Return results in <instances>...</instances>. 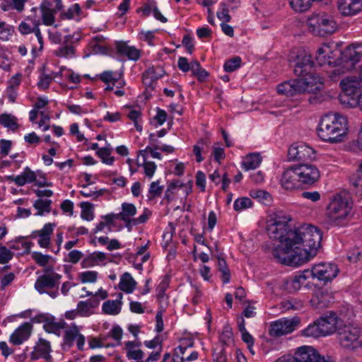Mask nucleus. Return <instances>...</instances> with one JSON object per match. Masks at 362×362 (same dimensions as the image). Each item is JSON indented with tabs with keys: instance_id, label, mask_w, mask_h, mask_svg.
<instances>
[{
	"instance_id": "nucleus-1",
	"label": "nucleus",
	"mask_w": 362,
	"mask_h": 362,
	"mask_svg": "<svg viewBox=\"0 0 362 362\" xmlns=\"http://www.w3.org/2000/svg\"><path fill=\"white\" fill-rule=\"evenodd\" d=\"M288 216H277L267 224L270 238L278 240L279 245L272 250V255L279 263L298 267L308 262L320 247L322 233L312 225H303L291 229Z\"/></svg>"
},
{
	"instance_id": "nucleus-2",
	"label": "nucleus",
	"mask_w": 362,
	"mask_h": 362,
	"mask_svg": "<svg viewBox=\"0 0 362 362\" xmlns=\"http://www.w3.org/2000/svg\"><path fill=\"white\" fill-rule=\"evenodd\" d=\"M347 129V119L345 117L339 114H328L321 118L317 132L322 141L337 143L341 141Z\"/></svg>"
},
{
	"instance_id": "nucleus-3",
	"label": "nucleus",
	"mask_w": 362,
	"mask_h": 362,
	"mask_svg": "<svg viewBox=\"0 0 362 362\" xmlns=\"http://www.w3.org/2000/svg\"><path fill=\"white\" fill-rule=\"evenodd\" d=\"M309 31L317 36H326L335 33L338 25L334 17L325 12L311 13L307 19Z\"/></svg>"
},
{
	"instance_id": "nucleus-4",
	"label": "nucleus",
	"mask_w": 362,
	"mask_h": 362,
	"mask_svg": "<svg viewBox=\"0 0 362 362\" xmlns=\"http://www.w3.org/2000/svg\"><path fill=\"white\" fill-rule=\"evenodd\" d=\"M352 209V203L349 199L340 194H337L330 199L326 209V216L329 221L339 225L349 215Z\"/></svg>"
},
{
	"instance_id": "nucleus-5",
	"label": "nucleus",
	"mask_w": 362,
	"mask_h": 362,
	"mask_svg": "<svg viewBox=\"0 0 362 362\" xmlns=\"http://www.w3.org/2000/svg\"><path fill=\"white\" fill-rule=\"evenodd\" d=\"M62 275L57 273L53 266L47 267L35 283V288L40 293H48L54 298L59 296L58 286Z\"/></svg>"
},
{
	"instance_id": "nucleus-6",
	"label": "nucleus",
	"mask_w": 362,
	"mask_h": 362,
	"mask_svg": "<svg viewBox=\"0 0 362 362\" xmlns=\"http://www.w3.org/2000/svg\"><path fill=\"white\" fill-rule=\"evenodd\" d=\"M344 91L341 100L351 107H358L362 110V90L361 81L356 76H347L340 82Z\"/></svg>"
},
{
	"instance_id": "nucleus-7",
	"label": "nucleus",
	"mask_w": 362,
	"mask_h": 362,
	"mask_svg": "<svg viewBox=\"0 0 362 362\" xmlns=\"http://www.w3.org/2000/svg\"><path fill=\"white\" fill-rule=\"evenodd\" d=\"M361 328L353 324L338 326L337 338L340 346L349 351H355L362 346Z\"/></svg>"
},
{
	"instance_id": "nucleus-8",
	"label": "nucleus",
	"mask_w": 362,
	"mask_h": 362,
	"mask_svg": "<svg viewBox=\"0 0 362 362\" xmlns=\"http://www.w3.org/2000/svg\"><path fill=\"white\" fill-rule=\"evenodd\" d=\"M289 61L293 67V73L297 77L313 71L314 62L311 55L303 49H298L296 52H293Z\"/></svg>"
},
{
	"instance_id": "nucleus-9",
	"label": "nucleus",
	"mask_w": 362,
	"mask_h": 362,
	"mask_svg": "<svg viewBox=\"0 0 362 362\" xmlns=\"http://www.w3.org/2000/svg\"><path fill=\"white\" fill-rule=\"evenodd\" d=\"M315 59L320 66H336L341 64V51L334 43L323 44L317 49Z\"/></svg>"
},
{
	"instance_id": "nucleus-10",
	"label": "nucleus",
	"mask_w": 362,
	"mask_h": 362,
	"mask_svg": "<svg viewBox=\"0 0 362 362\" xmlns=\"http://www.w3.org/2000/svg\"><path fill=\"white\" fill-rule=\"evenodd\" d=\"M339 269L335 264L320 263L315 264L306 273L313 279L327 283L332 281L338 274Z\"/></svg>"
},
{
	"instance_id": "nucleus-11",
	"label": "nucleus",
	"mask_w": 362,
	"mask_h": 362,
	"mask_svg": "<svg viewBox=\"0 0 362 362\" xmlns=\"http://www.w3.org/2000/svg\"><path fill=\"white\" fill-rule=\"evenodd\" d=\"M300 324L298 317L291 319L283 317L272 322L269 326V334L272 337H280L293 332Z\"/></svg>"
},
{
	"instance_id": "nucleus-12",
	"label": "nucleus",
	"mask_w": 362,
	"mask_h": 362,
	"mask_svg": "<svg viewBox=\"0 0 362 362\" xmlns=\"http://www.w3.org/2000/svg\"><path fill=\"white\" fill-rule=\"evenodd\" d=\"M362 59V43L352 44L341 51V64L349 69H353Z\"/></svg>"
},
{
	"instance_id": "nucleus-13",
	"label": "nucleus",
	"mask_w": 362,
	"mask_h": 362,
	"mask_svg": "<svg viewBox=\"0 0 362 362\" xmlns=\"http://www.w3.org/2000/svg\"><path fill=\"white\" fill-rule=\"evenodd\" d=\"M293 358L296 362H332L329 358L321 356L315 349L308 346L299 347Z\"/></svg>"
},
{
	"instance_id": "nucleus-14",
	"label": "nucleus",
	"mask_w": 362,
	"mask_h": 362,
	"mask_svg": "<svg viewBox=\"0 0 362 362\" xmlns=\"http://www.w3.org/2000/svg\"><path fill=\"white\" fill-rule=\"evenodd\" d=\"M296 166L301 186L303 185H311L320 179V170L315 165L312 164H300L296 165Z\"/></svg>"
},
{
	"instance_id": "nucleus-15",
	"label": "nucleus",
	"mask_w": 362,
	"mask_h": 362,
	"mask_svg": "<svg viewBox=\"0 0 362 362\" xmlns=\"http://www.w3.org/2000/svg\"><path fill=\"white\" fill-rule=\"evenodd\" d=\"M280 184L286 190H293L302 187L296 165H291L284 170Z\"/></svg>"
},
{
	"instance_id": "nucleus-16",
	"label": "nucleus",
	"mask_w": 362,
	"mask_h": 362,
	"mask_svg": "<svg viewBox=\"0 0 362 362\" xmlns=\"http://www.w3.org/2000/svg\"><path fill=\"white\" fill-rule=\"evenodd\" d=\"M314 150L305 144H292L288 151L289 161H305L313 158Z\"/></svg>"
},
{
	"instance_id": "nucleus-17",
	"label": "nucleus",
	"mask_w": 362,
	"mask_h": 362,
	"mask_svg": "<svg viewBox=\"0 0 362 362\" xmlns=\"http://www.w3.org/2000/svg\"><path fill=\"white\" fill-rule=\"evenodd\" d=\"M298 77L302 93H314L319 90L323 83L322 78L313 71Z\"/></svg>"
},
{
	"instance_id": "nucleus-18",
	"label": "nucleus",
	"mask_w": 362,
	"mask_h": 362,
	"mask_svg": "<svg viewBox=\"0 0 362 362\" xmlns=\"http://www.w3.org/2000/svg\"><path fill=\"white\" fill-rule=\"evenodd\" d=\"M54 223H47L44 225L42 229L34 230L30 237L32 238H38L37 243L40 247L48 248L50 245L51 235L54 232Z\"/></svg>"
},
{
	"instance_id": "nucleus-19",
	"label": "nucleus",
	"mask_w": 362,
	"mask_h": 362,
	"mask_svg": "<svg viewBox=\"0 0 362 362\" xmlns=\"http://www.w3.org/2000/svg\"><path fill=\"white\" fill-rule=\"evenodd\" d=\"M52 351L50 342L40 338L30 353V358L33 361L43 358L49 361L52 358L50 352Z\"/></svg>"
},
{
	"instance_id": "nucleus-20",
	"label": "nucleus",
	"mask_w": 362,
	"mask_h": 362,
	"mask_svg": "<svg viewBox=\"0 0 362 362\" xmlns=\"http://www.w3.org/2000/svg\"><path fill=\"white\" fill-rule=\"evenodd\" d=\"M121 211L117 213L119 220L124 223L125 227L130 231L133 227V222L136 214V207L134 204L124 202L121 205Z\"/></svg>"
},
{
	"instance_id": "nucleus-21",
	"label": "nucleus",
	"mask_w": 362,
	"mask_h": 362,
	"mask_svg": "<svg viewBox=\"0 0 362 362\" xmlns=\"http://www.w3.org/2000/svg\"><path fill=\"white\" fill-rule=\"evenodd\" d=\"M337 6L341 15L354 16L362 10V0H339Z\"/></svg>"
},
{
	"instance_id": "nucleus-22",
	"label": "nucleus",
	"mask_w": 362,
	"mask_h": 362,
	"mask_svg": "<svg viewBox=\"0 0 362 362\" xmlns=\"http://www.w3.org/2000/svg\"><path fill=\"white\" fill-rule=\"evenodd\" d=\"M319 327L323 336H327L337 332L338 318L334 313L322 316L317 320Z\"/></svg>"
},
{
	"instance_id": "nucleus-23",
	"label": "nucleus",
	"mask_w": 362,
	"mask_h": 362,
	"mask_svg": "<svg viewBox=\"0 0 362 362\" xmlns=\"http://www.w3.org/2000/svg\"><path fill=\"white\" fill-rule=\"evenodd\" d=\"M33 326L29 322H24L19 326L10 336L9 341L14 345H20L30 336Z\"/></svg>"
},
{
	"instance_id": "nucleus-24",
	"label": "nucleus",
	"mask_w": 362,
	"mask_h": 362,
	"mask_svg": "<svg viewBox=\"0 0 362 362\" xmlns=\"http://www.w3.org/2000/svg\"><path fill=\"white\" fill-rule=\"evenodd\" d=\"M165 71L161 67H151L146 70L142 76L144 84L150 89L154 88V84L157 80L162 78Z\"/></svg>"
},
{
	"instance_id": "nucleus-25",
	"label": "nucleus",
	"mask_w": 362,
	"mask_h": 362,
	"mask_svg": "<svg viewBox=\"0 0 362 362\" xmlns=\"http://www.w3.org/2000/svg\"><path fill=\"white\" fill-rule=\"evenodd\" d=\"M37 177V173L33 171L29 167H25L21 174L7 177V180L13 182L18 187H22L27 183H32Z\"/></svg>"
},
{
	"instance_id": "nucleus-26",
	"label": "nucleus",
	"mask_w": 362,
	"mask_h": 362,
	"mask_svg": "<svg viewBox=\"0 0 362 362\" xmlns=\"http://www.w3.org/2000/svg\"><path fill=\"white\" fill-rule=\"evenodd\" d=\"M299 83L298 77L296 79L285 81L277 86V91L279 94L287 96L300 94L302 93V89Z\"/></svg>"
},
{
	"instance_id": "nucleus-27",
	"label": "nucleus",
	"mask_w": 362,
	"mask_h": 362,
	"mask_svg": "<svg viewBox=\"0 0 362 362\" xmlns=\"http://www.w3.org/2000/svg\"><path fill=\"white\" fill-rule=\"evenodd\" d=\"M23 75L18 73L13 76L8 81V86L6 89V95L8 100L15 103L18 95V89L22 81Z\"/></svg>"
},
{
	"instance_id": "nucleus-28",
	"label": "nucleus",
	"mask_w": 362,
	"mask_h": 362,
	"mask_svg": "<svg viewBox=\"0 0 362 362\" xmlns=\"http://www.w3.org/2000/svg\"><path fill=\"white\" fill-rule=\"evenodd\" d=\"M141 345L140 341H128L125 342L124 350L129 360L140 361L144 358V353L140 349Z\"/></svg>"
},
{
	"instance_id": "nucleus-29",
	"label": "nucleus",
	"mask_w": 362,
	"mask_h": 362,
	"mask_svg": "<svg viewBox=\"0 0 362 362\" xmlns=\"http://www.w3.org/2000/svg\"><path fill=\"white\" fill-rule=\"evenodd\" d=\"M308 278L310 276L305 269L294 276L288 278L285 281L286 288L289 292L298 291Z\"/></svg>"
},
{
	"instance_id": "nucleus-30",
	"label": "nucleus",
	"mask_w": 362,
	"mask_h": 362,
	"mask_svg": "<svg viewBox=\"0 0 362 362\" xmlns=\"http://www.w3.org/2000/svg\"><path fill=\"white\" fill-rule=\"evenodd\" d=\"M117 52L127 57L129 60L137 61L141 57V50L134 46H129L126 42H119L116 45Z\"/></svg>"
},
{
	"instance_id": "nucleus-31",
	"label": "nucleus",
	"mask_w": 362,
	"mask_h": 362,
	"mask_svg": "<svg viewBox=\"0 0 362 362\" xmlns=\"http://www.w3.org/2000/svg\"><path fill=\"white\" fill-rule=\"evenodd\" d=\"M42 23L47 26L54 25L55 22V13L59 11L55 8H51L50 2H44L40 7Z\"/></svg>"
},
{
	"instance_id": "nucleus-32",
	"label": "nucleus",
	"mask_w": 362,
	"mask_h": 362,
	"mask_svg": "<svg viewBox=\"0 0 362 362\" xmlns=\"http://www.w3.org/2000/svg\"><path fill=\"white\" fill-rule=\"evenodd\" d=\"M330 298L329 293L317 290L313 295L310 303L313 308L322 309L329 306Z\"/></svg>"
},
{
	"instance_id": "nucleus-33",
	"label": "nucleus",
	"mask_w": 362,
	"mask_h": 362,
	"mask_svg": "<svg viewBox=\"0 0 362 362\" xmlns=\"http://www.w3.org/2000/svg\"><path fill=\"white\" fill-rule=\"evenodd\" d=\"M123 295L119 293L117 295V298L115 300H107L103 303L102 309L104 313L111 315H118L121 312L122 309V299Z\"/></svg>"
},
{
	"instance_id": "nucleus-34",
	"label": "nucleus",
	"mask_w": 362,
	"mask_h": 362,
	"mask_svg": "<svg viewBox=\"0 0 362 362\" xmlns=\"http://www.w3.org/2000/svg\"><path fill=\"white\" fill-rule=\"evenodd\" d=\"M67 324L64 320L57 321L54 317L49 319L46 324H43V329L48 333H52L57 336H60L62 331L64 329Z\"/></svg>"
},
{
	"instance_id": "nucleus-35",
	"label": "nucleus",
	"mask_w": 362,
	"mask_h": 362,
	"mask_svg": "<svg viewBox=\"0 0 362 362\" xmlns=\"http://www.w3.org/2000/svg\"><path fill=\"white\" fill-rule=\"evenodd\" d=\"M136 286V282L129 273L125 272L122 275L119 284V288L121 291L126 293H132Z\"/></svg>"
},
{
	"instance_id": "nucleus-36",
	"label": "nucleus",
	"mask_w": 362,
	"mask_h": 362,
	"mask_svg": "<svg viewBox=\"0 0 362 362\" xmlns=\"http://www.w3.org/2000/svg\"><path fill=\"white\" fill-rule=\"evenodd\" d=\"M262 162L259 153H253L245 156L242 165L245 170H253L259 167Z\"/></svg>"
},
{
	"instance_id": "nucleus-37",
	"label": "nucleus",
	"mask_w": 362,
	"mask_h": 362,
	"mask_svg": "<svg viewBox=\"0 0 362 362\" xmlns=\"http://www.w3.org/2000/svg\"><path fill=\"white\" fill-rule=\"evenodd\" d=\"M54 54L61 58H72L76 54V48L69 43H64L54 51Z\"/></svg>"
},
{
	"instance_id": "nucleus-38",
	"label": "nucleus",
	"mask_w": 362,
	"mask_h": 362,
	"mask_svg": "<svg viewBox=\"0 0 362 362\" xmlns=\"http://www.w3.org/2000/svg\"><path fill=\"white\" fill-rule=\"evenodd\" d=\"M79 334L78 327L75 324H73L64 332L63 339L64 344L69 347H71Z\"/></svg>"
},
{
	"instance_id": "nucleus-39",
	"label": "nucleus",
	"mask_w": 362,
	"mask_h": 362,
	"mask_svg": "<svg viewBox=\"0 0 362 362\" xmlns=\"http://www.w3.org/2000/svg\"><path fill=\"white\" fill-rule=\"evenodd\" d=\"M279 305L282 312L299 310L303 308V302L297 298L284 300L281 301Z\"/></svg>"
},
{
	"instance_id": "nucleus-40",
	"label": "nucleus",
	"mask_w": 362,
	"mask_h": 362,
	"mask_svg": "<svg viewBox=\"0 0 362 362\" xmlns=\"http://www.w3.org/2000/svg\"><path fill=\"white\" fill-rule=\"evenodd\" d=\"M192 346V343L190 341H185L182 344L175 349L174 354L173 356V361L175 362H184L185 354L187 349Z\"/></svg>"
},
{
	"instance_id": "nucleus-41",
	"label": "nucleus",
	"mask_w": 362,
	"mask_h": 362,
	"mask_svg": "<svg viewBox=\"0 0 362 362\" xmlns=\"http://www.w3.org/2000/svg\"><path fill=\"white\" fill-rule=\"evenodd\" d=\"M51 204L52 201L49 199H37L33 204L34 208L37 210L36 215L43 216L45 213H49L51 211Z\"/></svg>"
},
{
	"instance_id": "nucleus-42",
	"label": "nucleus",
	"mask_w": 362,
	"mask_h": 362,
	"mask_svg": "<svg viewBox=\"0 0 362 362\" xmlns=\"http://www.w3.org/2000/svg\"><path fill=\"white\" fill-rule=\"evenodd\" d=\"M169 284L170 277L165 275L156 288V298L158 301L161 302L166 296L165 291L168 288Z\"/></svg>"
},
{
	"instance_id": "nucleus-43",
	"label": "nucleus",
	"mask_w": 362,
	"mask_h": 362,
	"mask_svg": "<svg viewBox=\"0 0 362 362\" xmlns=\"http://www.w3.org/2000/svg\"><path fill=\"white\" fill-rule=\"evenodd\" d=\"M218 267L219 272L221 273V280L223 283L228 284L230 279V273L224 259L221 257L218 258Z\"/></svg>"
},
{
	"instance_id": "nucleus-44",
	"label": "nucleus",
	"mask_w": 362,
	"mask_h": 362,
	"mask_svg": "<svg viewBox=\"0 0 362 362\" xmlns=\"http://www.w3.org/2000/svg\"><path fill=\"white\" fill-rule=\"evenodd\" d=\"M16 120L17 119L14 116L9 114L0 115V124L12 130H16L18 128Z\"/></svg>"
},
{
	"instance_id": "nucleus-45",
	"label": "nucleus",
	"mask_w": 362,
	"mask_h": 362,
	"mask_svg": "<svg viewBox=\"0 0 362 362\" xmlns=\"http://www.w3.org/2000/svg\"><path fill=\"white\" fill-rule=\"evenodd\" d=\"M93 204L88 202L81 203V217L86 221H90L94 218Z\"/></svg>"
},
{
	"instance_id": "nucleus-46",
	"label": "nucleus",
	"mask_w": 362,
	"mask_h": 362,
	"mask_svg": "<svg viewBox=\"0 0 362 362\" xmlns=\"http://www.w3.org/2000/svg\"><path fill=\"white\" fill-rule=\"evenodd\" d=\"M303 334L308 337L317 338L323 336L317 321H315L313 324L309 325L305 329L303 330Z\"/></svg>"
},
{
	"instance_id": "nucleus-47",
	"label": "nucleus",
	"mask_w": 362,
	"mask_h": 362,
	"mask_svg": "<svg viewBox=\"0 0 362 362\" xmlns=\"http://www.w3.org/2000/svg\"><path fill=\"white\" fill-rule=\"evenodd\" d=\"M97 156L101 159L103 163L112 165L114 163V157L110 156L111 149L108 147H103L99 148L96 151Z\"/></svg>"
},
{
	"instance_id": "nucleus-48",
	"label": "nucleus",
	"mask_w": 362,
	"mask_h": 362,
	"mask_svg": "<svg viewBox=\"0 0 362 362\" xmlns=\"http://www.w3.org/2000/svg\"><path fill=\"white\" fill-rule=\"evenodd\" d=\"M32 259L40 267H43L44 269L47 267H49V262L52 259V257L48 255H43L40 252H33L31 253Z\"/></svg>"
},
{
	"instance_id": "nucleus-49",
	"label": "nucleus",
	"mask_w": 362,
	"mask_h": 362,
	"mask_svg": "<svg viewBox=\"0 0 362 362\" xmlns=\"http://www.w3.org/2000/svg\"><path fill=\"white\" fill-rule=\"evenodd\" d=\"M163 187L159 185L158 180L151 182L147 194L148 200L151 201L160 197L163 192Z\"/></svg>"
},
{
	"instance_id": "nucleus-50",
	"label": "nucleus",
	"mask_w": 362,
	"mask_h": 362,
	"mask_svg": "<svg viewBox=\"0 0 362 362\" xmlns=\"http://www.w3.org/2000/svg\"><path fill=\"white\" fill-rule=\"evenodd\" d=\"M14 27L7 24L6 22H0V39L7 41L13 35Z\"/></svg>"
},
{
	"instance_id": "nucleus-51",
	"label": "nucleus",
	"mask_w": 362,
	"mask_h": 362,
	"mask_svg": "<svg viewBox=\"0 0 362 362\" xmlns=\"http://www.w3.org/2000/svg\"><path fill=\"white\" fill-rule=\"evenodd\" d=\"M351 183L356 194L362 196V162L359 165L357 174L352 178Z\"/></svg>"
},
{
	"instance_id": "nucleus-52",
	"label": "nucleus",
	"mask_w": 362,
	"mask_h": 362,
	"mask_svg": "<svg viewBox=\"0 0 362 362\" xmlns=\"http://www.w3.org/2000/svg\"><path fill=\"white\" fill-rule=\"evenodd\" d=\"M252 202L251 199L248 197H241L237 199L233 204V208L236 211H241L252 207Z\"/></svg>"
},
{
	"instance_id": "nucleus-53",
	"label": "nucleus",
	"mask_w": 362,
	"mask_h": 362,
	"mask_svg": "<svg viewBox=\"0 0 362 362\" xmlns=\"http://www.w3.org/2000/svg\"><path fill=\"white\" fill-rule=\"evenodd\" d=\"M36 25L39 27V21H33V25H30L28 23L23 21L20 23L18 26V30L22 35H28L33 33H34Z\"/></svg>"
},
{
	"instance_id": "nucleus-54",
	"label": "nucleus",
	"mask_w": 362,
	"mask_h": 362,
	"mask_svg": "<svg viewBox=\"0 0 362 362\" xmlns=\"http://www.w3.org/2000/svg\"><path fill=\"white\" fill-rule=\"evenodd\" d=\"M81 13V7L78 4H74L66 11L62 14V18L73 19L76 16H78Z\"/></svg>"
},
{
	"instance_id": "nucleus-55",
	"label": "nucleus",
	"mask_w": 362,
	"mask_h": 362,
	"mask_svg": "<svg viewBox=\"0 0 362 362\" xmlns=\"http://www.w3.org/2000/svg\"><path fill=\"white\" fill-rule=\"evenodd\" d=\"M241 59L239 57H234L228 60L223 65L224 70L226 72H232L240 66Z\"/></svg>"
},
{
	"instance_id": "nucleus-56",
	"label": "nucleus",
	"mask_w": 362,
	"mask_h": 362,
	"mask_svg": "<svg viewBox=\"0 0 362 362\" xmlns=\"http://www.w3.org/2000/svg\"><path fill=\"white\" fill-rule=\"evenodd\" d=\"M82 283H94L98 278V272L95 271H86L79 274Z\"/></svg>"
},
{
	"instance_id": "nucleus-57",
	"label": "nucleus",
	"mask_w": 362,
	"mask_h": 362,
	"mask_svg": "<svg viewBox=\"0 0 362 362\" xmlns=\"http://www.w3.org/2000/svg\"><path fill=\"white\" fill-rule=\"evenodd\" d=\"M207 142L204 139H200L196 145L193 146V152L196 156V160L198 163L204 160V158L202 156V152L204 149V146L206 145Z\"/></svg>"
},
{
	"instance_id": "nucleus-58",
	"label": "nucleus",
	"mask_w": 362,
	"mask_h": 362,
	"mask_svg": "<svg viewBox=\"0 0 362 362\" xmlns=\"http://www.w3.org/2000/svg\"><path fill=\"white\" fill-rule=\"evenodd\" d=\"M13 257V252L5 246L0 245V264L8 263Z\"/></svg>"
},
{
	"instance_id": "nucleus-59",
	"label": "nucleus",
	"mask_w": 362,
	"mask_h": 362,
	"mask_svg": "<svg viewBox=\"0 0 362 362\" xmlns=\"http://www.w3.org/2000/svg\"><path fill=\"white\" fill-rule=\"evenodd\" d=\"M100 79L105 83L112 82L113 84H115L118 78L117 74L112 71H105L100 75Z\"/></svg>"
},
{
	"instance_id": "nucleus-60",
	"label": "nucleus",
	"mask_w": 362,
	"mask_h": 362,
	"mask_svg": "<svg viewBox=\"0 0 362 362\" xmlns=\"http://www.w3.org/2000/svg\"><path fill=\"white\" fill-rule=\"evenodd\" d=\"M143 167L146 177L151 179L155 173L157 168L156 165L154 162L144 160Z\"/></svg>"
},
{
	"instance_id": "nucleus-61",
	"label": "nucleus",
	"mask_w": 362,
	"mask_h": 362,
	"mask_svg": "<svg viewBox=\"0 0 362 362\" xmlns=\"http://www.w3.org/2000/svg\"><path fill=\"white\" fill-rule=\"evenodd\" d=\"M89 304L87 303V302L85 301H79L77 304V310L78 313V315L82 317H87L89 316L92 312L91 308L88 305Z\"/></svg>"
},
{
	"instance_id": "nucleus-62",
	"label": "nucleus",
	"mask_w": 362,
	"mask_h": 362,
	"mask_svg": "<svg viewBox=\"0 0 362 362\" xmlns=\"http://www.w3.org/2000/svg\"><path fill=\"white\" fill-rule=\"evenodd\" d=\"M52 79V76L45 74H41L40 76V80L37 83V87L41 90H45L48 88Z\"/></svg>"
},
{
	"instance_id": "nucleus-63",
	"label": "nucleus",
	"mask_w": 362,
	"mask_h": 362,
	"mask_svg": "<svg viewBox=\"0 0 362 362\" xmlns=\"http://www.w3.org/2000/svg\"><path fill=\"white\" fill-rule=\"evenodd\" d=\"M141 117V112L136 110H132L128 114L129 119L134 122L135 128L137 131H142V126L139 123V119Z\"/></svg>"
},
{
	"instance_id": "nucleus-64",
	"label": "nucleus",
	"mask_w": 362,
	"mask_h": 362,
	"mask_svg": "<svg viewBox=\"0 0 362 362\" xmlns=\"http://www.w3.org/2000/svg\"><path fill=\"white\" fill-rule=\"evenodd\" d=\"M107 256L105 252H94L89 255L86 259V261H90L93 264H98V262H104L106 260Z\"/></svg>"
}]
</instances>
